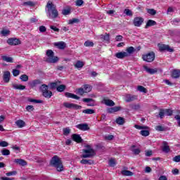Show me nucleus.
Wrapping results in <instances>:
<instances>
[{
	"label": "nucleus",
	"instance_id": "obj_1",
	"mask_svg": "<svg viewBox=\"0 0 180 180\" xmlns=\"http://www.w3.org/2000/svg\"><path fill=\"white\" fill-rule=\"evenodd\" d=\"M46 15L49 19H56L58 18V11L54 4L51 1H49L46 6Z\"/></svg>",
	"mask_w": 180,
	"mask_h": 180
},
{
	"label": "nucleus",
	"instance_id": "obj_2",
	"mask_svg": "<svg viewBox=\"0 0 180 180\" xmlns=\"http://www.w3.org/2000/svg\"><path fill=\"white\" fill-rule=\"evenodd\" d=\"M50 165L51 167H54V168H56L58 172H62V171H64L63 162L61 161V159H60V158H58L57 155H54L51 159Z\"/></svg>",
	"mask_w": 180,
	"mask_h": 180
},
{
	"label": "nucleus",
	"instance_id": "obj_3",
	"mask_svg": "<svg viewBox=\"0 0 180 180\" xmlns=\"http://www.w3.org/2000/svg\"><path fill=\"white\" fill-rule=\"evenodd\" d=\"M85 147L87 149L82 150L84 154L82 155L81 158H92V157H95V155H96L95 150H94V148H92L89 145H86Z\"/></svg>",
	"mask_w": 180,
	"mask_h": 180
},
{
	"label": "nucleus",
	"instance_id": "obj_4",
	"mask_svg": "<svg viewBox=\"0 0 180 180\" xmlns=\"http://www.w3.org/2000/svg\"><path fill=\"white\" fill-rule=\"evenodd\" d=\"M47 58L46 60V63H49L51 64H56L59 60L58 57L54 56V52L51 49H49L46 51Z\"/></svg>",
	"mask_w": 180,
	"mask_h": 180
},
{
	"label": "nucleus",
	"instance_id": "obj_5",
	"mask_svg": "<svg viewBox=\"0 0 180 180\" xmlns=\"http://www.w3.org/2000/svg\"><path fill=\"white\" fill-rule=\"evenodd\" d=\"M142 58L143 61H146V63H153V61L155 60V53L150 52L146 55H143Z\"/></svg>",
	"mask_w": 180,
	"mask_h": 180
},
{
	"label": "nucleus",
	"instance_id": "obj_6",
	"mask_svg": "<svg viewBox=\"0 0 180 180\" xmlns=\"http://www.w3.org/2000/svg\"><path fill=\"white\" fill-rule=\"evenodd\" d=\"M63 106H65V108H68V109H76V110H78V109H82V106L70 103H64Z\"/></svg>",
	"mask_w": 180,
	"mask_h": 180
},
{
	"label": "nucleus",
	"instance_id": "obj_7",
	"mask_svg": "<svg viewBox=\"0 0 180 180\" xmlns=\"http://www.w3.org/2000/svg\"><path fill=\"white\" fill-rule=\"evenodd\" d=\"M7 43L10 46H19L21 41H20V39L18 38H10L7 40Z\"/></svg>",
	"mask_w": 180,
	"mask_h": 180
},
{
	"label": "nucleus",
	"instance_id": "obj_8",
	"mask_svg": "<svg viewBox=\"0 0 180 180\" xmlns=\"http://www.w3.org/2000/svg\"><path fill=\"white\" fill-rule=\"evenodd\" d=\"M159 50L160 51H168L169 53H174V49L166 44H160L159 46Z\"/></svg>",
	"mask_w": 180,
	"mask_h": 180
},
{
	"label": "nucleus",
	"instance_id": "obj_9",
	"mask_svg": "<svg viewBox=\"0 0 180 180\" xmlns=\"http://www.w3.org/2000/svg\"><path fill=\"white\" fill-rule=\"evenodd\" d=\"M41 84H43V82L40 79H34L28 82V85L30 88H36V86H39V85H41Z\"/></svg>",
	"mask_w": 180,
	"mask_h": 180
},
{
	"label": "nucleus",
	"instance_id": "obj_10",
	"mask_svg": "<svg viewBox=\"0 0 180 180\" xmlns=\"http://www.w3.org/2000/svg\"><path fill=\"white\" fill-rule=\"evenodd\" d=\"M77 129L79 130H82V131H88L91 128H89V125L86 123L79 124L76 125Z\"/></svg>",
	"mask_w": 180,
	"mask_h": 180
},
{
	"label": "nucleus",
	"instance_id": "obj_11",
	"mask_svg": "<svg viewBox=\"0 0 180 180\" xmlns=\"http://www.w3.org/2000/svg\"><path fill=\"white\" fill-rule=\"evenodd\" d=\"M143 22H144V19L141 17H136L134 19V25L137 27H140L141 25H143Z\"/></svg>",
	"mask_w": 180,
	"mask_h": 180
},
{
	"label": "nucleus",
	"instance_id": "obj_12",
	"mask_svg": "<svg viewBox=\"0 0 180 180\" xmlns=\"http://www.w3.org/2000/svg\"><path fill=\"white\" fill-rule=\"evenodd\" d=\"M3 81L6 83L8 84L11 81V72L9 71H6L4 72L3 75Z\"/></svg>",
	"mask_w": 180,
	"mask_h": 180
},
{
	"label": "nucleus",
	"instance_id": "obj_13",
	"mask_svg": "<svg viewBox=\"0 0 180 180\" xmlns=\"http://www.w3.org/2000/svg\"><path fill=\"white\" fill-rule=\"evenodd\" d=\"M143 69L145 70V71H146V72H148V74H150L151 75L157 74V72H158V70L157 68H148L146 65L143 66Z\"/></svg>",
	"mask_w": 180,
	"mask_h": 180
},
{
	"label": "nucleus",
	"instance_id": "obj_14",
	"mask_svg": "<svg viewBox=\"0 0 180 180\" xmlns=\"http://www.w3.org/2000/svg\"><path fill=\"white\" fill-rule=\"evenodd\" d=\"M137 96L136 95H131V94H127L125 96V101L127 103L129 102H133L134 101H136Z\"/></svg>",
	"mask_w": 180,
	"mask_h": 180
},
{
	"label": "nucleus",
	"instance_id": "obj_15",
	"mask_svg": "<svg viewBox=\"0 0 180 180\" xmlns=\"http://www.w3.org/2000/svg\"><path fill=\"white\" fill-rule=\"evenodd\" d=\"M72 139L73 141H75L76 143H82L83 140L82 138H81V136L79 134H74L72 135Z\"/></svg>",
	"mask_w": 180,
	"mask_h": 180
},
{
	"label": "nucleus",
	"instance_id": "obj_16",
	"mask_svg": "<svg viewBox=\"0 0 180 180\" xmlns=\"http://www.w3.org/2000/svg\"><path fill=\"white\" fill-rule=\"evenodd\" d=\"M83 102L85 103H88L87 106H95V100L93 98H83L82 99Z\"/></svg>",
	"mask_w": 180,
	"mask_h": 180
},
{
	"label": "nucleus",
	"instance_id": "obj_17",
	"mask_svg": "<svg viewBox=\"0 0 180 180\" xmlns=\"http://www.w3.org/2000/svg\"><path fill=\"white\" fill-rule=\"evenodd\" d=\"M54 46L57 47L58 49H60V50H64L65 49L67 44L64 41H59V42H56L54 44Z\"/></svg>",
	"mask_w": 180,
	"mask_h": 180
},
{
	"label": "nucleus",
	"instance_id": "obj_18",
	"mask_svg": "<svg viewBox=\"0 0 180 180\" xmlns=\"http://www.w3.org/2000/svg\"><path fill=\"white\" fill-rule=\"evenodd\" d=\"M14 162L18 164V165H20L21 167H25V165H27V162L23 159H15Z\"/></svg>",
	"mask_w": 180,
	"mask_h": 180
},
{
	"label": "nucleus",
	"instance_id": "obj_19",
	"mask_svg": "<svg viewBox=\"0 0 180 180\" xmlns=\"http://www.w3.org/2000/svg\"><path fill=\"white\" fill-rule=\"evenodd\" d=\"M119 110H122V107L115 106L107 109L108 113H115V112H119Z\"/></svg>",
	"mask_w": 180,
	"mask_h": 180
},
{
	"label": "nucleus",
	"instance_id": "obj_20",
	"mask_svg": "<svg viewBox=\"0 0 180 180\" xmlns=\"http://www.w3.org/2000/svg\"><path fill=\"white\" fill-rule=\"evenodd\" d=\"M115 57L117 58L123 59L124 57H129V53L127 52L122 51V52H118L115 53Z\"/></svg>",
	"mask_w": 180,
	"mask_h": 180
},
{
	"label": "nucleus",
	"instance_id": "obj_21",
	"mask_svg": "<svg viewBox=\"0 0 180 180\" xmlns=\"http://www.w3.org/2000/svg\"><path fill=\"white\" fill-rule=\"evenodd\" d=\"M65 96L66 98H71L72 99H76L77 101L80 99L79 96L70 92L65 93Z\"/></svg>",
	"mask_w": 180,
	"mask_h": 180
},
{
	"label": "nucleus",
	"instance_id": "obj_22",
	"mask_svg": "<svg viewBox=\"0 0 180 180\" xmlns=\"http://www.w3.org/2000/svg\"><path fill=\"white\" fill-rule=\"evenodd\" d=\"M12 86L14 89H18L19 91H23L24 89H26V86L22 84H13Z\"/></svg>",
	"mask_w": 180,
	"mask_h": 180
},
{
	"label": "nucleus",
	"instance_id": "obj_23",
	"mask_svg": "<svg viewBox=\"0 0 180 180\" xmlns=\"http://www.w3.org/2000/svg\"><path fill=\"white\" fill-rule=\"evenodd\" d=\"M162 144H163L162 151L164 153H169L171 149L169 148V146H168V142L163 141Z\"/></svg>",
	"mask_w": 180,
	"mask_h": 180
},
{
	"label": "nucleus",
	"instance_id": "obj_24",
	"mask_svg": "<svg viewBox=\"0 0 180 180\" xmlns=\"http://www.w3.org/2000/svg\"><path fill=\"white\" fill-rule=\"evenodd\" d=\"M180 77V70H174L172 72V78L178 79Z\"/></svg>",
	"mask_w": 180,
	"mask_h": 180
},
{
	"label": "nucleus",
	"instance_id": "obj_25",
	"mask_svg": "<svg viewBox=\"0 0 180 180\" xmlns=\"http://www.w3.org/2000/svg\"><path fill=\"white\" fill-rule=\"evenodd\" d=\"M42 96L44 98H47L48 99H50V98H51V96H53V92L51 91H49V89L46 90V91H44L42 93Z\"/></svg>",
	"mask_w": 180,
	"mask_h": 180
},
{
	"label": "nucleus",
	"instance_id": "obj_26",
	"mask_svg": "<svg viewBox=\"0 0 180 180\" xmlns=\"http://www.w3.org/2000/svg\"><path fill=\"white\" fill-rule=\"evenodd\" d=\"M15 124L16 126H18V127H19L20 129H22V127H25V126H26V123L25 122V121L22 120H18L15 122Z\"/></svg>",
	"mask_w": 180,
	"mask_h": 180
},
{
	"label": "nucleus",
	"instance_id": "obj_27",
	"mask_svg": "<svg viewBox=\"0 0 180 180\" xmlns=\"http://www.w3.org/2000/svg\"><path fill=\"white\" fill-rule=\"evenodd\" d=\"M58 84H61V82H55L49 84V89H57Z\"/></svg>",
	"mask_w": 180,
	"mask_h": 180
},
{
	"label": "nucleus",
	"instance_id": "obj_28",
	"mask_svg": "<svg viewBox=\"0 0 180 180\" xmlns=\"http://www.w3.org/2000/svg\"><path fill=\"white\" fill-rule=\"evenodd\" d=\"M81 164H83L84 165H92L94 164V160H86V159H82L80 161Z\"/></svg>",
	"mask_w": 180,
	"mask_h": 180
},
{
	"label": "nucleus",
	"instance_id": "obj_29",
	"mask_svg": "<svg viewBox=\"0 0 180 180\" xmlns=\"http://www.w3.org/2000/svg\"><path fill=\"white\" fill-rule=\"evenodd\" d=\"M131 151L135 155H139V154L141 153V150L139 148H136V145L131 146Z\"/></svg>",
	"mask_w": 180,
	"mask_h": 180
},
{
	"label": "nucleus",
	"instance_id": "obj_30",
	"mask_svg": "<svg viewBox=\"0 0 180 180\" xmlns=\"http://www.w3.org/2000/svg\"><path fill=\"white\" fill-rule=\"evenodd\" d=\"M115 122L117 123V124H119L120 126H123V124H124L125 123L124 118L119 117L118 118L116 119Z\"/></svg>",
	"mask_w": 180,
	"mask_h": 180
},
{
	"label": "nucleus",
	"instance_id": "obj_31",
	"mask_svg": "<svg viewBox=\"0 0 180 180\" xmlns=\"http://www.w3.org/2000/svg\"><path fill=\"white\" fill-rule=\"evenodd\" d=\"M121 174H122L125 176H133V175H134V173H133V172H131L129 170H122L121 172Z\"/></svg>",
	"mask_w": 180,
	"mask_h": 180
},
{
	"label": "nucleus",
	"instance_id": "obj_32",
	"mask_svg": "<svg viewBox=\"0 0 180 180\" xmlns=\"http://www.w3.org/2000/svg\"><path fill=\"white\" fill-rule=\"evenodd\" d=\"M155 25H157V22H155V20H148L146 25V29H147V27H150L151 26H155Z\"/></svg>",
	"mask_w": 180,
	"mask_h": 180
},
{
	"label": "nucleus",
	"instance_id": "obj_33",
	"mask_svg": "<svg viewBox=\"0 0 180 180\" xmlns=\"http://www.w3.org/2000/svg\"><path fill=\"white\" fill-rule=\"evenodd\" d=\"M104 103L107 106H115V102L112 100L104 99Z\"/></svg>",
	"mask_w": 180,
	"mask_h": 180
},
{
	"label": "nucleus",
	"instance_id": "obj_34",
	"mask_svg": "<svg viewBox=\"0 0 180 180\" xmlns=\"http://www.w3.org/2000/svg\"><path fill=\"white\" fill-rule=\"evenodd\" d=\"M84 89L85 94H88V92H91V91H92V86L89 84H84Z\"/></svg>",
	"mask_w": 180,
	"mask_h": 180
},
{
	"label": "nucleus",
	"instance_id": "obj_35",
	"mask_svg": "<svg viewBox=\"0 0 180 180\" xmlns=\"http://www.w3.org/2000/svg\"><path fill=\"white\" fill-rule=\"evenodd\" d=\"M134 127H135V129H137L138 130H148V129H150V127H148L147 126H141V125H138V124H135Z\"/></svg>",
	"mask_w": 180,
	"mask_h": 180
},
{
	"label": "nucleus",
	"instance_id": "obj_36",
	"mask_svg": "<svg viewBox=\"0 0 180 180\" xmlns=\"http://www.w3.org/2000/svg\"><path fill=\"white\" fill-rule=\"evenodd\" d=\"M126 51H127V54H129V56H130V54H133V53H134V51H136V49L133 46H129V47L127 48Z\"/></svg>",
	"mask_w": 180,
	"mask_h": 180
},
{
	"label": "nucleus",
	"instance_id": "obj_37",
	"mask_svg": "<svg viewBox=\"0 0 180 180\" xmlns=\"http://www.w3.org/2000/svg\"><path fill=\"white\" fill-rule=\"evenodd\" d=\"M101 39H102L105 41H109V40H110V35L109 34H105V35L101 34Z\"/></svg>",
	"mask_w": 180,
	"mask_h": 180
},
{
	"label": "nucleus",
	"instance_id": "obj_38",
	"mask_svg": "<svg viewBox=\"0 0 180 180\" xmlns=\"http://www.w3.org/2000/svg\"><path fill=\"white\" fill-rule=\"evenodd\" d=\"M82 113H85L86 115H94L95 113V110L92 109H86L82 111Z\"/></svg>",
	"mask_w": 180,
	"mask_h": 180
},
{
	"label": "nucleus",
	"instance_id": "obj_39",
	"mask_svg": "<svg viewBox=\"0 0 180 180\" xmlns=\"http://www.w3.org/2000/svg\"><path fill=\"white\" fill-rule=\"evenodd\" d=\"M124 15H126L127 16H133V11H131L130 9L129 8H125L124 10Z\"/></svg>",
	"mask_w": 180,
	"mask_h": 180
},
{
	"label": "nucleus",
	"instance_id": "obj_40",
	"mask_svg": "<svg viewBox=\"0 0 180 180\" xmlns=\"http://www.w3.org/2000/svg\"><path fill=\"white\" fill-rule=\"evenodd\" d=\"M65 85L64 84H60L59 86H58L56 90L58 91V92H64V91H65Z\"/></svg>",
	"mask_w": 180,
	"mask_h": 180
},
{
	"label": "nucleus",
	"instance_id": "obj_41",
	"mask_svg": "<svg viewBox=\"0 0 180 180\" xmlns=\"http://www.w3.org/2000/svg\"><path fill=\"white\" fill-rule=\"evenodd\" d=\"M155 130H157V131H165V130H167V128L161 126V125H158L155 127Z\"/></svg>",
	"mask_w": 180,
	"mask_h": 180
},
{
	"label": "nucleus",
	"instance_id": "obj_42",
	"mask_svg": "<svg viewBox=\"0 0 180 180\" xmlns=\"http://www.w3.org/2000/svg\"><path fill=\"white\" fill-rule=\"evenodd\" d=\"M140 134L143 136V137H147L150 136V131L148 130H141L140 131Z\"/></svg>",
	"mask_w": 180,
	"mask_h": 180
},
{
	"label": "nucleus",
	"instance_id": "obj_43",
	"mask_svg": "<svg viewBox=\"0 0 180 180\" xmlns=\"http://www.w3.org/2000/svg\"><path fill=\"white\" fill-rule=\"evenodd\" d=\"M140 108H141V105L139 103L131 105V108L133 110H139Z\"/></svg>",
	"mask_w": 180,
	"mask_h": 180
},
{
	"label": "nucleus",
	"instance_id": "obj_44",
	"mask_svg": "<svg viewBox=\"0 0 180 180\" xmlns=\"http://www.w3.org/2000/svg\"><path fill=\"white\" fill-rule=\"evenodd\" d=\"M94 41L87 40L84 42V45L85 47H94Z\"/></svg>",
	"mask_w": 180,
	"mask_h": 180
},
{
	"label": "nucleus",
	"instance_id": "obj_45",
	"mask_svg": "<svg viewBox=\"0 0 180 180\" xmlns=\"http://www.w3.org/2000/svg\"><path fill=\"white\" fill-rule=\"evenodd\" d=\"M20 79H21L22 82H27V81H29V76H27V75H22L20 77Z\"/></svg>",
	"mask_w": 180,
	"mask_h": 180
},
{
	"label": "nucleus",
	"instance_id": "obj_46",
	"mask_svg": "<svg viewBox=\"0 0 180 180\" xmlns=\"http://www.w3.org/2000/svg\"><path fill=\"white\" fill-rule=\"evenodd\" d=\"M39 89L42 92V94H43L44 92H46V91L49 90V86H47L46 84H42L39 87Z\"/></svg>",
	"mask_w": 180,
	"mask_h": 180
},
{
	"label": "nucleus",
	"instance_id": "obj_47",
	"mask_svg": "<svg viewBox=\"0 0 180 180\" xmlns=\"http://www.w3.org/2000/svg\"><path fill=\"white\" fill-rule=\"evenodd\" d=\"M137 90L139 91V92H143V94H147V89H146L143 86H138Z\"/></svg>",
	"mask_w": 180,
	"mask_h": 180
},
{
	"label": "nucleus",
	"instance_id": "obj_48",
	"mask_svg": "<svg viewBox=\"0 0 180 180\" xmlns=\"http://www.w3.org/2000/svg\"><path fill=\"white\" fill-rule=\"evenodd\" d=\"M71 13V8H68L67 9H63L62 11V14H63L65 16H67V15H70Z\"/></svg>",
	"mask_w": 180,
	"mask_h": 180
},
{
	"label": "nucleus",
	"instance_id": "obj_49",
	"mask_svg": "<svg viewBox=\"0 0 180 180\" xmlns=\"http://www.w3.org/2000/svg\"><path fill=\"white\" fill-rule=\"evenodd\" d=\"M28 102H31L32 103H43V101L36 100V99H33V98H28Z\"/></svg>",
	"mask_w": 180,
	"mask_h": 180
},
{
	"label": "nucleus",
	"instance_id": "obj_50",
	"mask_svg": "<svg viewBox=\"0 0 180 180\" xmlns=\"http://www.w3.org/2000/svg\"><path fill=\"white\" fill-rule=\"evenodd\" d=\"M75 67H76V68H82L84 67V63L81 60H78L75 65Z\"/></svg>",
	"mask_w": 180,
	"mask_h": 180
},
{
	"label": "nucleus",
	"instance_id": "obj_51",
	"mask_svg": "<svg viewBox=\"0 0 180 180\" xmlns=\"http://www.w3.org/2000/svg\"><path fill=\"white\" fill-rule=\"evenodd\" d=\"M69 25H74V23H79V19L78 18H72L69 20Z\"/></svg>",
	"mask_w": 180,
	"mask_h": 180
},
{
	"label": "nucleus",
	"instance_id": "obj_52",
	"mask_svg": "<svg viewBox=\"0 0 180 180\" xmlns=\"http://www.w3.org/2000/svg\"><path fill=\"white\" fill-rule=\"evenodd\" d=\"M165 110V113L166 116H172V113L174 112L171 109H164Z\"/></svg>",
	"mask_w": 180,
	"mask_h": 180
},
{
	"label": "nucleus",
	"instance_id": "obj_53",
	"mask_svg": "<svg viewBox=\"0 0 180 180\" xmlns=\"http://www.w3.org/2000/svg\"><path fill=\"white\" fill-rule=\"evenodd\" d=\"M148 13H149V15H152L153 16H154V15L157 14V11L154 10V9H151V8H148L147 10Z\"/></svg>",
	"mask_w": 180,
	"mask_h": 180
},
{
	"label": "nucleus",
	"instance_id": "obj_54",
	"mask_svg": "<svg viewBox=\"0 0 180 180\" xmlns=\"http://www.w3.org/2000/svg\"><path fill=\"white\" fill-rule=\"evenodd\" d=\"M1 154H2V155H10L11 151L8 149H3L1 150Z\"/></svg>",
	"mask_w": 180,
	"mask_h": 180
},
{
	"label": "nucleus",
	"instance_id": "obj_55",
	"mask_svg": "<svg viewBox=\"0 0 180 180\" xmlns=\"http://www.w3.org/2000/svg\"><path fill=\"white\" fill-rule=\"evenodd\" d=\"M2 58L4 61H6L7 63H12L13 60L11 57H8V56H3Z\"/></svg>",
	"mask_w": 180,
	"mask_h": 180
},
{
	"label": "nucleus",
	"instance_id": "obj_56",
	"mask_svg": "<svg viewBox=\"0 0 180 180\" xmlns=\"http://www.w3.org/2000/svg\"><path fill=\"white\" fill-rule=\"evenodd\" d=\"M159 116H160V119H164V116H165V111L164 109L160 110Z\"/></svg>",
	"mask_w": 180,
	"mask_h": 180
},
{
	"label": "nucleus",
	"instance_id": "obj_57",
	"mask_svg": "<svg viewBox=\"0 0 180 180\" xmlns=\"http://www.w3.org/2000/svg\"><path fill=\"white\" fill-rule=\"evenodd\" d=\"M70 133H71V129H70V128H64L63 129V134L65 136H68V134H70Z\"/></svg>",
	"mask_w": 180,
	"mask_h": 180
},
{
	"label": "nucleus",
	"instance_id": "obj_58",
	"mask_svg": "<svg viewBox=\"0 0 180 180\" xmlns=\"http://www.w3.org/2000/svg\"><path fill=\"white\" fill-rule=\"evenodd\" d=\"M11 31H9L8 30H3L1 32V34H3V36H8V34H10Z\"/></svg>",
	"mask_w": 180,
	"mask_h": 180
},
{
	"label": "nucleus",
	"instance_id": "obj_59",
	"mask_svg": "<svg viewBox=\"0 0 180 180\" xmlns=\"http://www.w3.org/2000/svg\"><path fill=\"white\" fill-rule=\"evenodd\" d=\"M13 75L14 77H18L20 74V71L16 69L13 70L12 71Z\"/></svg>",
	"mask_w": 180,
	"mask_h": 180
},
{
	"label": "nucleus",
	"instance_id": "obj_60",
	"mask_svg": "<svg viewBox=\"0 0 180 180\" xmlns=\"http://www.w3.org/2000/svg\"><path fill=\"white\" fill-rule=\"evenodd\" d=\"M16 174H18V172L12 171V172L6 173V176H12L13 175H16Z\"/></svg>",
	"mask_w": 180,
	"mask_h": 180
},
{
	"label": "nucleus",
	"instance_id": "obj_61",
	"mask_svg": "<svg viewBox=\"0 0 180 180\" xmlns=\"http://www.w3.org/2000/svg\"><path fill=\"white\" fill-rule=\"evenodd\" d=\"M77 94L79 95H80L81 96H82V95H84L85 94V91L83 88L78 89Z\"/></svg>",
	"mask_w": 180,
	"mask_h": 180
},
{
	"label": "nucleus",
	"instance_id": "obj_62",
	"mask_svg": "<svg viewBox=\"0 0 180 180\" xmlns=\"http://www.w3.org/2000/svg\"><path fill=\"white\" fill-rule=\"evenodd\" d=\"M96 148L98 150H101V151H104L105 150V146H103V145L98 143L96 145Z\"/></svg>",
	"mask_w": 180,
	"mask_h": 180
},
{
	"label": "nucleus",
	"instance_id": "obj_63",
	"mask_svg": "<svg viewBox=\"0 0 180 180\" xmlns=\"http://www.w3.org/2000/svg\"><path fill=\"white\" fill-rule=\"evenodd\" d=\"M109 165L110 167H115L116 165V162L115 161L114 159H110L109 160Z\"/></svg>",
	"mask_w": 180,
	"mask_h": 180
},
{
	"label": "nucleus",
	"instance_id": "obj_64",
	"mask_svg": "<svg viewBox=\"0 0 180 180\" xmlns=\"http://www.w3.org/2000/svg\"><path fill=\"white\" fill-rule=\"evenodd\" d=\"M174 119L177 121L178 127H180V115H177L174 117Z\"/></svg>",
	"mask_w": 180,
	"mask_h": 180
}]
</instances>
